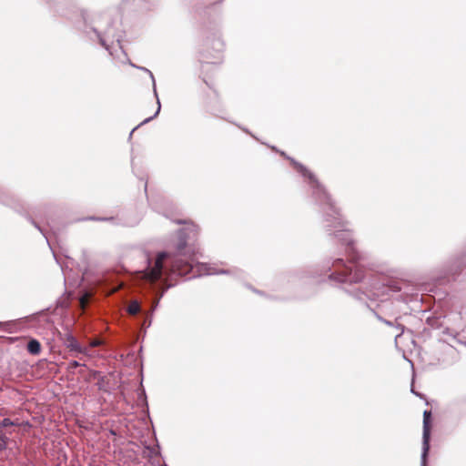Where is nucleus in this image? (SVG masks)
<instances>
[{
  "instance_id": "5",
  "label": "nucleus",
  "mask_w": 466,
  "mask_h": 466,
  "mask_svg": "<svg viewBox=\"0 0 466 466\" xmlns=\"http://www.w3.org/2000/svg\"><path fill=\"white\" fill-rule=\"evenodd\" d=\"M0 204L14 209L19 214L25 211L24 201L8 188L0 186Z\"/></svg>"
},
{
  "instance_id": "15",
  "label": "nucleus",
  "mask_w": 466,
  "mask_h": 466,
  "mask_svg": "<svg viewBox=\"0 0 466 466\" xmlns=\"http://www.w3.org/2000/svg\"><path fill=\"white\" fill-rule=\"evenodd\" d=\"M9 438L4 433H0V452L4 451L6 449L7 442Z\"/></svg>"
},
{
  "instance_id": "6",
  "label": "nucleus",
  "mask_w": 466,
  "mask_h": 466,
  "mask_svg": "<svg viewBox=\"0 0 466 466\" xmlns=\"http://www.w3.org/2000/svg\"><path fill=\"white\" fill-rule=\"evenodd\" d=\"M431 411L429 410L423 412V431H422V451L420 457V466H427V458L430 451L431 439Z\"/></svg>"
},
{
  "instance_id": "9",
  "label": "nucleus",
  "mask_w": 466,
  "mask_h": 466,
  "mask_svg": "<svg viewBox=\"0 0 466 466\" xmlns=\"http://www.w3.org/2000/svg\"><path fill=\"white\" fill-rule=\"evenodd\" d=\"M26 350L32 355H38L41 352V344L36 339H30Z\"/></svg>"
},
{
  "instance_id": "12",
  "label": "nucleus",
  "mask_w": 466,
  "mask_h": 466,
  "mask_svg": "<svg viewBox=\"0 0 466 466\" xmlns=\"http://www.w3.org/2000/svg\"><path fill=\"white\" fill-rule=\"evenodd\" d=\"M27 219L36 229H38L42 233V235L46 238L47 244L50 246L47 233L41 228V226L34 218L28 217Z\"/></svg>"
},
{
  "instance_id": "1",
  "label": "nucleus",
  "mask_w": 466,
  "mask_h": 466,
  "mask_svg": "<svg viewBox=\"0 0 466 466\" xmlns=\"http://www.w3.org/2000/svg\"><path fill=\"white\" fill-rule=\"evenodd\" d=\"M288 158L308 184L311 198L314 204L319 206V212L322 214L325 231L329 236H334L341 245L346 246V252L350 256L349 261L339 258L329 259L323 266V272L316 274L319 277L327 275L329 281L345 284L343 290L346 294L370 309L380 321L390 327H395L399 330L395 335L397 339L403 334L404 327L401 324L394 325L393 321L383 319L374 310L370 303L388 300L392 294L401 290V283L397 280H390L387 284H380L374 280L365 281L366 272L364 266L360 263V255L355 250L352 233L347 228L339 208L311 171L295 159Z\"/></svg>"
},
{
  "instance_id": "17",
  "label": "nucleus",
  "mask_w": 466,
  "mask_h": 466,
  "mask_svg": "<svg viewBox=\"0 0 466 466\" xmlns=\"http://www.w3.org/2000/svg\"><path fill=\"white\" fill-rule=\"evenodd\" d=\"M80 366H85V364H81L77 360H71L68 363L67 370L73 372L75 369H76Z\"/></svg>"
},
{
  "instance_id": "21",
  "label": "nucleus",
  "mask_w": 466,
  "mask_h": 466,
  "mask_svg": "<svg viewBox=\"0 0 466 466\" xmlns=\"http://www.w3.org/2000/svg\"><path fill=\"white\" fill-rule=\"evenodd\" d=\"M443 334H447L449 336H451L453 339H456V336L457 334H453L452 332H451L450 329H445L443 331H442Z\"/></svg>"
},
{
  "instance_id": "20",
  "label": "nucleus",
  "mask_w": 466,
  "mask_h": 466,
  "mask_svg": "<svg viewBox=\"0 0 466 466\" xmlns=\"http://www.w3.org/2000/svg\"><path fill=\"white\" fill-rule=\"evenodd\" d=\"M92 219H96V220H100V221H115L116 218H113V217H110V218H91Z\"/></svg>"
},
{
  "instance_id": "10",
  "label": "nucleus",
  "mask_w": 466,
  "mask_h": 466,
  "mask_svg": "<svg viewBox=\"0 0 466 466\" xmlns=\"http://www.w3.org/2000/svg\"><path fill=\"white\" fill-rule=\"evenodd\" d=\"M119 220L120 221L116 223L117 225H123L126 227H135L139 223L141 218L139 216H136L134 218L123 217Z\"/></svg>"
},
{
  "instance_id": "14",
  "label": "nucleus",
  "mask_w": 466,
  "mask_h": 466,
  "mask_svg": "<svg viewBox=\"0 0 466 466\" xmlns=\"http://www.w3.org/2000/svg\"><path fill=\"white\" fill-rule=\"evenodd\" d=\"M213 48L217 51V52H221L223 50V47H224V43L222 42V40L218 37V38H215L213 40Z\"/></svg>"
},
{
  "instance_id": "13",
  "label": "nucleus",
  "mask_w": 466,
  "mask_h": 466,
  "mask_svg": "<svg viewBox=\"0 0 466 466\" xmlns=\"http://www.w3.org/2000/svg\"><path fill=\"white\" fill-rule=\"evenodd\" d=\"M158 448V446H157V448L146 446L144 451L145 456L148 458H153L154 456H157L159 453Z\"/></svg>"
},
{
  "instance_id": "26",
  "label": "nucleus",
  "mask_w": 466,
  "mask_h": 466,
  "mask_svg": "<svg viewBox=\"0 0 466 466\" xmlns=\"http://www.w3.org/2000/svg\"><path fill=\"white\" fill-rule=\"evenodd\" d=\"M177 224H182V223H184V221H182V220H177Z\"/></svg>"
},
{
  "instance_id": "24",
  "label": "nucleus",
  "mask_w": 466,
  "mask_h": 466,
  "mask_svg": "<svg viewBox=\"0 0 466 466\" xmlns=\"http://www.w3.org/2000/svg\"><path fill=\"white\" fill-rule=\"evenodd\" d=\"M242 130L246 133H249V131L247 128H242Z\"/></svg>"
},
{
  "instance_id": "19",
  "label": "nucleus",
  "mask_w": 466,
  "mask_h": 466,
  "mask_svg": "<svg viewBox=\"0 0 466 466\" xmlns=\"http://www.w3.org/2000/svg\"><path fill=\"white\" fill-rule=\"evenodd\" d=\"M10 326H11L10 321H5V322L0 321V329L1 330H6Z\"/></svg>"
},
{
  "instance_id": "27",
  "label": "nucleus",
  "mask_w": 466,
  "mask_h": 466,
  "mask_svg": "<svg viewBox=\"0 0 466 466\" xmlns=\"http://www.w3.org/2000/svg\"><path fill=\"white\" fill-rule=\"evenodd\" d=\"M110 433L113 434V435L116 434V432L114 431H110Z\"/></svg>"
},
{
  "instance_id": "16",
  "label": "nucleus",
  "mask_w": 466,
  "mask_h": 466,
  "mask_svg": "<svg viewBox=\"0 0 466 466\" xmlns=\"http://www.w3.org/2000/svg\"><path fill=\"white\" fill-rule=\"evenodd\" d=\"M90 299V294L86 292L84 295H82L79 299L80 306L85 309L88 305V301Z\"/></svg>"
},
{
  "instance_id": "8",
  "label": "nucleus",
  "mask_w": 466,
  "mask_h": 466,
  "mask_svg": "<svg viewBox=\"0 0 466 466\" xmlns=\"http://www.w3.org/2000/svg\"><path fill=\"white\" fill-rule=\"evenodd\" d=\"M64 344L67 349H69L71 351H76L77 353H83L86 351V349H84L78 340L70 333H67L66 335Z\"/></svg>"
},
{
  "instance_id": "4",
  "label": "nucleus",
  "mask_w": 466,
  "mask_h": 466,
  "mask_svg": "<svg viewBox=\"0 0 466 466\" xmlns=\"http://www.w3.org/2000/svg\"><path fill=\"white\" fill-rule=\"evenodd\" d=\"M98 289L106 295H111L116 292L124 286V281L120 279L116 271H106L103 273L96 280Z\"/></svg>"
},
{
  "instance_id": "11",
  "label": "nucleus",
  "mask_w": 466,
  "mask_h": 466,
  "mask_svg": "<svg viewBox=\"0 0 466 466\" xmlns=\"http://www.w3.org/2000/svg\"><path fill=\"white\" fill-rule=\"evenodd\" d=\"M141 311L140 303L137 300H131L127 307V312L129 315H137Z\"/></svg>"
},
{
  "instance_id": "3",
  "label": "nucleus",
  "mask_w": 466,
  "mask_h": 466,
  "mask_svg": "<svg viewBox=\"0 0 466 466\" xmlns=\"http://www.w3.org/2000/svg\"><path fill=\"white\" fill-rule=\"evenodd\" d=\"M83 18L85 33L91 40H97L111 56L115 45L123 51L120 43L124 32L117 18H114L109 12L94 14L91 17H86L83 14Z\"/></svg>"
},
{
  "instance_id": "2",
  "label": "nucleus",
  "mask_w": 466,
  "mask_h": 466,
  "mask_svg": "<svg viewBox=\"0 0 466 466\" xmlns=\"http://www.w3.org/2000/svg\"><path fill=\"white\" fill-rule=\"evenodd\" d=\"M198 228L195 225L177 230V241L174 245V251H158L152 253L146 249L135 250V258L139 261L137 272L141 278L149 282H159V286H166L164 291L172 287L169 283L176 276L187 277L188 279L202 275L229 274L228 269L217 270L206 263L195 262L194 255L188 252L187 242L196 238Z\"/></svg>"
},
{
  "instance_id": "18",
  "label": "nucleus",
  "mask_w": 466,
  "mask_h": 466,
  "mask_svg": "<svg viewBox=\"0 0 466 466\" xmlns=\"http://www.w3.org/2000/svg\"><path fill=\"white\" fill-rule=\"evenodd\" d=\"M2 427H9L14 426L15 422L11 420L9 418H4L2 421L0 422Z\"/></svg>"
},
{
  "instance_id": "7",
  "label": "nucleus",
  "mask_w": 466,
  "mask_h": 466,
  "mask_svg": "<svg viewBox=\"0 0 466 466\" xmlns=\"http://www.w3.org/2000/svg\"><path fill=\"white\" fill-rule=\"evenodd\" d=\"M136 67H137V68H138V69H139V70H141V71L147 72V73L149 75V76H150V78H151V80H152L153 93H154V96H155V97H156V99H157V110H156V112H155V114H154L153 116H149V117H147V118H146V119H145L144 121H142L138 126H137L136 127H134V128L132 129V131H131V132H130V134H129V137H132V134L134 133V131H135L136 129H137L140 126H142V125H144V124H146V123H148L149 121H151L152 119H154L155 117H157V116H158V114H159L160 110H161V104H160V100H159L158 94H157V85H156V80H155V77H154L153 73H152L149 69H147V68H146V67H143V66H136Z\"/></svg>"
},
{
  "instance_id": "23",
  "label": "nucleus",
  "mask_w": 466,
  "mask_h": 466,
  "mask_svg": "<svg viewBox=\"0 0 466 466\" xmlns=\"http://www.w3.org/2000/svg\"><path fill=\"white\" fill-rule=\"evenodd\" d=\"M411 392L417 396H419V394L416 392V390H414L413 389H411Z\"/></svg>"
},
{
  "instance_id": "25",
  "label": "nucleus",
  "mask_w": 466,
  "mask_h": 466,
  "mask_svg": "<svg viewBox=\"0 0 466 466\" xmlns=\"http://www.w3.org/2000/svg\"><path fill=\"white\" fill-rule=\"evenodd\" d=\"M236 274L239 277L242 274V272L237 271Z\"/></svg>"
},
{
  "instance_id": "22",
  "label": "nucleus",
  "mask_w": 466,
  "mask_h": 466,
  "mask_svg": "<svg viewBox=\"0 0 466 466\" xmlns=\"http://www.w3.org/2000/svg\"><path fill=\"white\" fill-rule=\"evenodd\" d=\"M147 182L146 181L145 182V192L147 193Z\"/></svg>"
}]
</instances>
